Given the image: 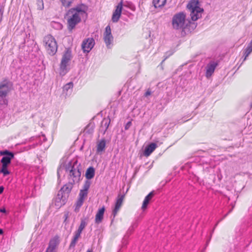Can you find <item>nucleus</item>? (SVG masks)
I'll return each instance as SVG.
<instances>
[{
  "mask_svg": "<svg viewBox=\"0 0 252 252\" xmlns=\"http://www.w3.org/2000/svg\"><path fill=\"white\" fill-rule=\"evenodd\" d=\"M65 170L69 172V181L61 188L55 198L56 202L60 203L58 206L64 204L73 185L79 181L81 175V164L76 159H73L66 166Z\"/></svg>",
  "mask_w": 252,
  "mask_h": 252,
  "instance_id": "1",
  "label": "nucleus"
},
{
  "mask_svg": "<svg viewBox=\"0 0 252 252\" xmlns=\"http://www.w3.org/2000/svg\"><path fill=\"white\" fill-rule=\"evenodd\" d=\"M87 7L84 4L77 5L75 7L70 9L67 12L68 29L71 31L79 23L81 19L86 17Z\"/></svg>",
  "mask_w": 252,
  "mask_h": 252,
  "instance_id": "2",
  "label": "nucleus"
},
{
  "mask_svg": "<svg viewBox=\"0 0 252 252\" xmlns=\"http://www.w3.org/2000/svg\"><path fill=\"white\" fill-rule=\"evenodd\" d=\"M0 155L3 156L0 161L1 163L0 173L2 174L3 177H5L10 174L9 167L12 159L14 158V154L9 150H5L0 151Z\"/></svg>",
  "mask_w": 252,
  "mask_h": 252,
  "instance_id": "3",
  "label": "nucleus"
},
{
  "mask_svg": "<svg viewBox=\"0 0 252 252\" xmlns=\"http://www.w3.org/2000/svg\"><path fill=\"white\" fill-rule=\"evenodd\" d=\"M190 22L186 19V14L184 12L176 13L172 19V26L176 30H184Z\"/></svg>",
  "mask_w": 252,
  "mask_h": 252,
  "instance_id": "4",
  "label": "nucleus"
},
{
  "mask_svg": "<svg viewBox=\"0 0 252 252\" xmlns=\"http://www.w3.org/2000/svg\"><path fill=\"white\" fill-rule=\"evenodd\" d=\"M187 7L190 12V17L192 21H196L201 17L203 9L199 6L198 0H191Z\"/></svg>",
  "mask_w": 252,
  "mask_h": 252,
  "instance_id": "5",
  "label": "nucleus"
},
{
  "mask_svg": "<svg viewBox=\"0 0 252 252\" xmlns=\"http://www.w3.org/2000/svg\"><path fill=\"white\" fill-rule=\"evenodd\" d=\"M43 44L47 53L54 56L57 52L58 45L56 39L50 34L44 37Z\"/></svg>",
  "mask_w": 252,
  "mask_h": 252,
  "instance_id": "6",
  "label": "nucleus"
},
{
  "mask_svg": "<svg viewBox=\"0 0 252 252\" xmlns=\"http://www.w3.org/2000/svg\"><path fill=\"white\" fill-rule=\"evenodd\" d=\"M72 58L71 50L68 48L64 52L60 65V74L64 75L68 71L67 66Z\"/></svg>",
  "mask_w": 252,
  "mask_h": 252,
  "instance_id": "7",
  "label": "nucleus"
},
{
  "mask_svg": "<svg viewBox=\"0 0 252 252\" xmlns=\"http://www.w3.org/2000/svg\"><path fill=\"white\" fill-rule=\"evenodd\" d=\"M10 90L9 83L7 81L0 83V104L4 105L7 103L6 98L7 94Z\"/></svg>",
  "mask_w": 252,
  "mask_h": 252,
  "instance_id": "8",
  "label": "nucleus"
},
{
  "mask_svg": "<svg viewBox=\"0 0 252 252\" xmlns=\"http://www.w3.org/2000/svg\"><path fill=\"white\" fill-rule=\"evenodd\" d=\"M103 39L107 48L110 49L113 45L114 37L112 34L111 28L109 25L107 26L105 29Z\"/></svg>",
  "mask_w": 252,
  "mask_h": 252,
  "instance_id": "9",
  "label": "nucleus"
},
{
  "mask_svg": "<svg viewBox=\"0 0 252 252\" xmlns=\"http://www.w3.org/2000/svg\"><path fill=\"white\" fill-rule=\"evenodd\" d=\"M95 44L94 40L93 38L85 39L82 43L81 47L85 53H89Z\"/></svg>",
  "mask_w": 252,
  "mask_h": 252,
  "instance_id": "10",
  "label": "nucleus"
},
{
  "mask_svg": "<svg viewBox=\"0 0 252 252\" xmlns=\"http://www.w3.org/2000/svg\"><path fill=\"white\" fill-rule=\"evenodd\" d=\"M60 238L56 235L50 239L48 247L45 252H56V251L60 244Z\"/></svg>",
  "mask_w": 252,
  "mask_h": 252,
  "instance_id": "11",
  "label": "nucleus"
},
{
  "mask_svg": "<svg viewBox=\"0 0 252 252\" xmlns=\"http://www.w3.org/2000/svg\"><path fill=\"white\" fill-rule=\"evenodd\" d=\"M218 63L214 61H210L209 63L206 65L205 67V75L207 78H210L212 75Z\"/></svg>",
  "mask_w": 252,
  "mask_h": 252,
  "instance_id": "12",
  "label": "nucleus"
},
{
  "mask_svg": "<svg viewBox=\"0 0 252 252\" xmlns=\"http://www.w3.org/2000/svg\"><path fill=\"white\" fill-rule=\"evenodd\" d=\"M123 8V1H121L116 6L115 11L113 13L112 17V21L114 23L117 22L122 14V11Z\"/></svg>",
  "mask_w": 252,
  "mask_h": 252,
  "instance_id": "13",
  "label": "nucleus"
},
{
  "mask_svg": "<svg viewBox=\"0 0 252 252\" xmlns=\"http://www.w3.org/2000/svg\"><path fill=\"white\" fill-rule=\"evenodd\" d=\"M125 197V194H119L118 198L116 200V202L115 205V208L113 210L112 215L113 216V218L115 217L116 216L117 212L119 211L120 207L122 205V203L123 200Z\"/></svg>",
  "mask_w": 252,
  "mask_h": 252,
  "instance_id": "14",
  "label": "nucleus"
},
{
  "mask_svg": "<svg viewBox=\"0 0 252 252\" xmlns=\"http://www.w3.org/2000/svg\"><path fill=\"white\" fill-rule=\"evenodd\" d=\"M111 120L109 117L104 118L101 123V126L100 127V132L104 134L107 129H108L109 124L110 123Z\"/></svg>",
  "mask_w": 252,
  "mask_h": 252,
  "instance_id": "15",
  "label": "nucleus"
},
{
  "mask_svg": "<svg viewBox=\"0 0 252 252\" xmlns=\"http://www.w3.org/2000/svg\"><path fill=\"white\" fill-rule=\"evenodd\" d=\"M157 145L155 143H151L145 147L144 151V155L149 157L157 148Z\"/></svg>",
  "mask_w": 252,
  "mask_h": 252,
  "instance_id": "16",
  "label": "nucleus"
},
{
  "mask_svg": "<svg viewBox=\"0 0 252 252\" xmlns=\"http://www.w3.org/2000/svg\"><path fill=\"white\" fill-rule=\"evenodd\" d=\"M105 212V207L103 206L98 209L95 218V222L97 224H99L102 222L104 214Z\"/></svg>",
  "mask_w": 252,
  "mask_h": 252,
  "instance_id": "17",
  "label": "nucleus"
},
{
  "mask_svg": "<svg viewBox=\"0 0 252 252\" xmlns=\"http://www.w3.org/2000/svg\"><path fill=\"white\" fill-rule=\"evenodd\" d=\"M154 195H155V191H152L151 192H150L145 197V199H144V200L143 201L142 206V209L144 210V209L147 208V206H148V205L150 200L153 197Z\"/></svg>",
  "mask_w": 252,
  "mask_h": 252,
  "instance_id": "18",
  "label": "nucleus"
},
{
  "mask_svg": "<svg viewBox=\"0 0 252 252\" xmlns=\"http://www.w3.org/2000/svg\"><path fill=\"white\" fill-rule=\"evenodd\" d=\"M106 147V140L104 139H101L97 143L96 152L97 153H100L105 150Z\"/></svg>",
  "mask_w": 252,
  "mask_h": 252,
  "instance_id": "19",
  "label": "nucleus"
},
{
  "mask_svg": "<svg viewBox=\"0 0 252 252\" xmlns=\"http://www.w3.org/2000/svg\"><path fill=\"white\" fill-rule=\"evenodd\" d=\"M94 175H95L94 168L92 166L89 167L87 169V170L86 172L85 177H86V179L88 180H90V179H91L94 177Z\"/></svg>",
  "mask_w": 252,
  "mask_h": 252,
  "instance_id": "20",
  "label": "nucleus"
},
{
  "mask_svg": "<svg viewBox=\"0 0 252 252\" xmlns=\"http://www.w3.org/2000/svg\"><path fill=\"white\" fill-rule=\"evenodd\" d=\"M87 222L86 221V219H82L81 220L80 224L78 227V229L77 231H75V232L81 235L83 230L85 228L86 226L87 225Z\"/></svg>",
  "mask_w": 252,
  "mask_h": 252,
  "instance_id": "21",
  "label": "nucleus"
},
{
  "mask_svg": "<svg viewBox=\"0 0 252 252\" xmlns=\"http://www.w3.org/2000/svg\"><path fill=\"white\" fill-rule=\"evenodd\" d=\"M166 2V0H153V4L155 8H159L163 6Z\"/></svg>",
  "mask_w": 252,
  "mask_h": 252,
  "instance_id": "22",
  "label": "nucleus"
},
{
  "mask_svg": "<svg viewBox=\"0 0 252 252\" xmlns=\"http://www.w3.org/2000/svg\"><path fill=\"white\" fill-rule=\"evenodd\" d=\"M80 237V234L75 232L74 236L72 239L69 246L70 248H73L75 247L78 238Z\"/></svg>",
  "mask_w": 252,
  "mask_h": 252,
  "instance_id": "23",
  "label": "nucleus"
},
{
  "mask_svg": "<svg viewBox=\"0 0 252 252\" xmlns=\"http://www.w3.org/2000/svg\"><path fill=\"white\" fill-rule=\"evenodd\" d=\"M73 86V84L72 82L67 83L63 87V92L65 93L66 94L68 93V92H71L72 91Z\"/></svg>",
  "mask_w": 252,
  "mask_h": 252,
  "instance_id": "24",
  "label": "nucleus"
},
{
  "mask_svg": "<svg viewBox=\"0 0 252 252\" xmlns=\"http://www.w3.org/2000/svg\"><path fill=\"white\" fill-rule=\"evenodd\" d=\"M252 47L248 45L244 51V56L245 57L244 59H243V62H244L247 59V58L249 56V55L252 53Z\"/></svg>",
  "mask_w": 252,
  "mask_h": 252,
  "instance_id": "25",
  "label": "nucleus"
},
{
  "mask_svg": "<svg viewBox=\"0 0 252 252\" xmlns=\"http://www.w3.org/2000/svg\"><path fill=\"white\" fill-rule=\"evenodd\" d=\"M75 0H60L63 6L69 7Z\"/></svg>",
  "mask_w": 252,
  "mask_h": 252,
  "instance_id": "26",
  "label": "nucleus"
},
{
  "mask_svg": "<svg viewBox=\"0 0 252 252\" xmlns=\"http://www.w3.org/2000/svg\"><path fill=\"white\" fill-rule=\"evenodd\" d=\"M91 182L90 180H87L85 181L84 184L83 186V189L81 190L88 192V190L90 187Z\"/></svg>",
  "mask_w": 252,
  "mask_h": 252,
  "instance_id": "27",
  "label": "nucleus"
},
{
  "mask_svg": "<svg viewBox=\"0 0 252 252\" xmlns=\"http://www.w3.org/2000/svg\"><path fill=\"white\" fill-rule=\"evenodd\" d=\"M84 199L83 198H81L80 197L78 198L77 202H76V208H75V211H77V210H79V208L82 206L83 204V202L84 201Z\"/></svg>",
  "mask_w": 252,
  "mask_h": 252,
  "instance_id": "28",
  "label": "nucleus"
},
{
  "mask_svg": "<svg viewBox=\"0 0 252 252\" xmlns=\"http://www.w3.org/2000/svg\"><path fill=\"white\" fill-rule=\"evenodd\" d=\"M88 193V192L80 190L79 194V197L85 199V198L87 196Z\"/></svg>",
  "mask_w": 252,
  "mask_h": 252,
  "instance_id": "29",
  "label": "nucleus"
},
{
  "mask_svg": "<svg viewBox=\"0 0 252 252\" xmlns=\"http://www.w3.org/2000/svg\"><path fill=\"white\" fill-rule=\"evenodd\" d=\"M131 126V121H129L128 122L125 126V130H127L129 129V128L130 127V126Z\"/></svg>",
  "mask_w": 252,
  "mask_h": 252,
  "instance_id": "30",
  "label": "nucleus"
},
{
  "mask_svg": "<svg viewBox=\"0 0 252 252\" xmlns=\"http://www.w3.org/2000/svg\"><path fill=\"white\" fill-rule=\"evenodd\" d=\"M231 211H232V209H231V210H230L228 212V213L227 214H226V215L224 216V217H223L222 219H220V220H219L217 222V223H216V224H215V225L214 228H213V230H212V233H213V231H214V229H215V227L217 226V225L218 224V223H219L220 221H221V220H222V219H223V218H225V217L227 215V214H228V213H230V212H231Z\"/></svg>",
  "mask_w": 252,
  "mask_h": 252,
  "instance_id": "31",
  "label": "nucleus"
},
{
  "mask_svg": "<svg viewBox=\"0 0 252 252\" xmlns=\"http://www.w3.org/2000/svg\"><path fill=\"white\" fill-rule=\"evenodd\" d=\"M151 91L150 89H148L144 94V96L148 97L149 95H151Z\"/></svg>",
  "mask_w": 252,
  "mask_h": 252,
  "instance_id": "32",
  "label": "nucleus"
},
{
  "mask_svg": "<svg viewBox=\"0 0 252 252\" xmlns=\"http://www.w3.org/2000/svg\"><path fill=\"white\" fill-rule=\"evenodd\" d=\"M37 145V143L36 142L35 143H33L32 144L30 145L29 146V148L28 149H33Z\"/></svg>",
  "mask_w": 252,
  "mask_h": 252,
  "instance_id": "33",
  "label": "nucleus"
},
{
  "mask_svg": "<svg viewBox=\"0 0 252 252\" xmlns=\"http://www.w3.org/2000/svg\"><path fill=\"white\" fill-rule=\"evenodd\" d=\"M3 11L1 8H0V23L2 20V15H3Z\"/></svg>",
  "mask_w": 252,
  "mask_h": 252,
  "instance_id": "34",
  "label": "nucleus"
},
{
  "mask_svg": "<svg viewBox=\"0 0 252 252\" xmlns=\"http://www.w3.org/2000/svg\"><path fill=\"white\" fill-rule=\"evenodd\" d=\"M68 217V212H66L64 215V222H66Z\"/></svg>",
  "mask_w": 252,
  "mask_h": 252,
  "instance_id": "35",
  "label": "nucleus"
},
{
  "mask_svg": "<svg viewBox=\"0 0 252 252\" xmlns=\"http://www.w3.org/2000/svg\"><path fill=\"white\" fill-rule=\"evenodd\" d=\"M6 212V209L4 208H1L0 209V212L2 213H5Z\"/></svg>",
  "mask_w": 252,
  "mask_h": 252,
  "instance_id": "36",
  "label": "nucleus"
},
{
  "mask_svg": "<svg viewBox=\"0 0 252 252\" xmlns=\"http://www.w3.org/2000/svg\"><path fill=\"white\" fill-rule=\"evenodd\" d=\"M61 171H62L61 168H59V169H58L57 174H58V178H59L60 177V173H61Z\"/></svg>",
  "mask_w": 252,
  "mask_h": 252,
  "instance_id": "37",
  "label": "nucleus"
},
{
  "mask_svg": "<svg viewBox=\"0 0 252 252\" xmlns=\"http://www.w3.org/2000/svg\"><path fill=\"white\" fill-rule=\"evenodd\" d=\"M4 190V187L3 186H0V194H1Z\"/></svg>",
  "mask_w": 252,
  "mask_h": 252,
  "instance_id": "38",
  "label": "nucleus"
},
{
  "mask_svg": "<svg viewBox=\"0 0 252 252\" xmlns=\"http://www.w3.org/2000/svg\"><path fill=\"white\" fill-rule=\"evenodd\" d=\"M188 167H189V165H186L185 166H182L181 168L182 170H183L184 168H188Z\"/></svg>",
  "mask_w": 252,
  "mask_h": 252,
  "instance_id": "39",
  "label": "nucleus"
},
{
  "mask_svg": "<svg viewBox=\"0 0 252 252\" xmlns=\"http://www.w3.org/2000/svg\"><path fill=\"white\" fill-rule=\"evenodd\" d=\"M248 45L251 47H252V39L251 40L250 43L248 44Z\"/></svg>",
  "mask_w": 252,
  "mask_h": 252,
  "instance_id": "40",
  "label": "nucleus"
},
{
  "mask_svg": "<svg viewBox=\"0 0 252 252\" xmlns=\"http://www.w3.org/2000/svg\"><path fill=\"white\" fill-rule=\"evenodd\" d=\"M3 233V230L0 228V235L2 234Z\"/></svg>",
  "mask_w": 252,
  "mask_h": 252,
  "instance_id": "41",
  "label": "nucleus"
},
{
  "mask_svg": "<svg viewBox=\"0 0 252 252\" xmlns=\"http://www.w3.org/2000/svg\"><path fill=\"white\" fill-rule=\"evenodd\" d=\"M144 0H140V2L143 3Z\"/></svg>",
  "mask_w": 252,
  "mask_h": 252,
  "instance_id": "42",
  "label": "nucleus"
},
{
  "mask_svg": "<svg viewBox=\"0 0 252 252\" xmlns=\"http://www.w3.org/2000/svg\"><path fill=\"white\" fill-rule=\"evenodd\" d=\"M87 252H92V251H91V250H88V251H87Z\"/></svg>",
  "mask_w": 252,
  "mask_h": 252,
  "instance_id": "43",
  "label": "nucleus"
},
{
  "mask_svg": "<svg viewBox=\"0 0 252 252\" xmlns=\"http://www.w3.org/2000/svg\"><path fill=\"white\" fill-rule=\"evenodd\" d=\"M117 252H122L121 250L120 249Z\"/></svg>",
  "mask_w": 252,
  "mask_h": 252,
  "instance_id": "44",
  "label": "nucleus"
}]
</instances>
